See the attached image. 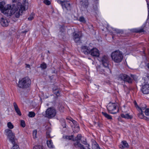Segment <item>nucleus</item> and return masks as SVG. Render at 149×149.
<instances>
[{
	"instance_id": "1",
	"label": "nucleus",
	"mask_w": 149,
	"mask_h": 149,
	"mask_svg": "<svg viewBox=\"0 0 149 149\" xmlns=\"http://www.w3.org/2000/svg\"><path fill=\"white\" fill-rule=\"evenodd\" d=\"M24 4L18 2L11 5L10 4L6 5L4 1L0 2V9L1 12L6 16H10L14 14L16 17H19L20 13H22L24 10L27 9L28 6L27 0H23Z\"/></svg>"
},
{
	"instance_id": "2",
	"label": "nucleus",
	"mask_w": 149,
	"mask_h": 149,
	"mask_svg": "<svg viewBox=\"0 0 149 149\" xmlns=\"http://www.w3.org/2000/svg\"><path fill=\"white\" fill-rule=\"evenodd\" d=\"M7 125L9 129L6 130H5V132L6 135L8 136L9 141L13 144L15 143V134L10 129L13 128L14 126L10 122H8L7 123Z\"/></svg>"
},
{
	"instance_id": "3",
	"label": "nucleus",
	"mask_w": 149,
	"mask_h": 149,
	"mask_svg": "<svg viewBox=\"0 0 149 149\" xmlns=\"http://www.w3.org/2000/svg\"><path fill=\"white\" fill-rule=\"evenodd\" d=\"M111 57L114 62L119 63L122 61L123 56L121 52L119 50H116L112 53Z\"/></svg>"
},
{
	"instance_id": "4",
	"label": "nucleus",
	"mask_w": 149,
	"mask_h": 149,
	"mask_svg": "<svg viewBox=\"0 0 149 149\" xmlns=\"http://www.w3.org/2000/svg\"><path fill=\"white\" fill-rule=\"evenodd\" d=\"M31 83V81L29 77H26L19 80L18 86L20 88H24L29 87Z\"/></svg>"
},
{
	"instance_id": "5",
	"label": "nucleus",
	"mask_w": 149,
	"mask_h": 149,
	"mask_svg": "<svg viewBox=\"0 0 149 149\" xmlns=\"http://www.w3.org/2000/svg\"><path fill=\"white\" fill-rule=\"evenodd\" d=\"M107 108L109 112L111 113H116L119 111L116 103H109L107 105Z\"/></svg>"
},
{
	"instance_id": "6",
	"label": "nucleus",
	"mask_w": 149,
	"mask_h": 149,
	"mask_svg": "<svg viewBox=\"0 0 149 149\" xmlns=\"http://www.w3.org/2000/svg\"><path fill=\"white\" fill-rule=\"evenodd\" d=\"M56 110L53 108L50 107L46 111L45 117L51 118L54 117L56 114Z\"/></svg>"
},
{
	"instance_id": "7",
	"label": "nucleus",
	"mask_w": 149,
	"mask_h": 149,
	"mask_svg": "<svg viewBox=\"0 0 149 149\" xmlns=\"http://www.w3.org/2000/svg\"><path fill=\"white\" fill-rule=\"evenodd\" d=\"M57 2L61 4L64 10H70V6L69 2L65 0H56Z\"/></svg>"
},
{
	"instance_id": "8",
	"label": "nucleus",
	"mask_w": 149,
	"mask_h": 149,
	"mask_svg": "<svg viewBox=\"0 0 149 149\" xmlns=\"http://www.w3.org/2000/svg\"><path fill=\"white\" fill-rule=\"evenodd\" d=\"M142 81L144 82L142 84L141 90L144 94H149V83L145 81L144 79L142 80Z\"/></svg>"
},
{
	"instance_id": "9",
	"label": "nucleus",
	"mask_w": 149,
	"mask_h": 149,
	"mask_svg": "<svg viewBox=\"0 0 149 149\" xmlns=\"http://www.w3.org/2000/svg\"><path fill=\"white\" fill-rule=\"evenodd\" d=\"M138 107V110L139 111V113L138 114V116L139 118L141 119H144L147 120H149V118L145 116L143 114V111L145 110L146 108V106L144 105V107H142L141 106L139 107Z\"/></svg>"
},
{
	"instance_id": "10",
	"label": "nucleus",
	"mask_w": 149,
	"mask_h": 149,
	"mask_svg": "<svg viewBox=\"0 0 149 149\" xmlns=\"http://www.w3.org/2000/svg\"><path fill=\"white\" fill-rule=\"evenodd\" d=\"M118 79L119 81H124L129 83L132 82V79L130 77L125 74H120L118 77Z\"/></svg>"
},
{
	"instance_id": "11",
	"label": "nucleus",
	"mask_w": 149,
	"mask_h": 149,
	"mask_svg": "<svg viewBox=\"0 0 149 149\" xmlns=\"http://www.w3.org/2000/svg\"><path fill=\"white\" fill-rule=\"evenodd\" d=\"M70 120L72 122V126L74 132H77L79 130V127L77 121L70 118Z\"/></svg>"
},
{
	"instance_id": "12",
	"label": "nucleus",
	"mask_w": 149,
	"mask_h": 149,
	"mask_svg": "<svg viewBox=\"0 0 149 149\" xmlns=\"http://www.w3.org/2000/svg\"><path fill=\"white\" fill-rule=\"evenodd\" d=\"M73 39L77 43L79 42L80 41V38L82 36V33L81 32H74L73 33Z\"/></svg>"
},
{
	"instance_id": "13",
	"label": "nucleus",
	"mask_w": 149,
	"mask_h": 149,
	"mask_svg": "<svg viewBox=\"0 0 149 149\" xmlns=\"http://www.w3.org/2000/svg\"><path fill=\"white\" fill-rule=\"evenodd\" d=\"M81 134H79L78 135L77 137L76 140L77 141L74 143V146L76 147L80 148L81 149H85L83 145L81 144L78 141L80 140L81 139Z\"/></svg>"
},
{
	"instance_id": "14",
	"label": "nucleus",
	"mask_w": 149,
	"mask_h": 149,
	"mask_svg": "<svg viewBox=\"0 0 149 149\" xmlns=\"http://www.w3.org/2000/svg\"><path fill=\"white\" fill-rule=\"evenodd\" d=\"M92 56L98 57L100 55V53L98 50L96 48H93L90 50L89 54Z\"/></svg>"
},
{
	"instance_id": "15",
	"label": "nucleus",
	"mask_w": 149,
	"mask_h": 149,
	"mask_svg": "<svg viewBox=\"0 0 149 149\" xmlns=\"http://www.w3.org/2000/svg\"><path fill=\"white\" fill-rule=\"evenodd\" d=\"M108 58L107 56H104L101 59L100 62L102 63L104 66L107 67L108 65Z\"/></svg>"
},
{
	"instance_id": "16",
	"label": "nucleus",
	"mask_w": 149,
	"mask_h": 149,
	"mask_svg": "<svg viewBox=\"0 0 149 149\" xmlns=\"http://www.w3.org/2000/svg\"><path fill=\"white\" fill-rule=\"evenodd\" d=\"M0 23L1 25L3 26H7L8 24V22L4 17L0 18Z\"/></svg>"
},
{
	"instance_id": "17",
	"label": "nucleus",
	"mask_w": 149,
	"mask_h": 149,
	"mask_svg": "<svg viewBox=\"0 0 149 149\" xmlns=\"http://www.w3.org/2000/svg\"><path fill=\"white\" fill-rule=\"evenodd\" d=\"M13 104L15 110L17 114L19 116H21L22 113L17 104L16 102H14Z\"/></svg>"
},
{
	"instance_id": "18",
	"label": "nucleus",
	"mask_w": 149,
	"mask_h": 149,
	"mask_svg": "<svg viewBox=\"0 0 149 149\" xmlns=\"http://www.w3.org/2000/svg\"><path fill=\"white\" fill-rule=\"evenodd\" d=\"M81 50L86 54H89L90 50L88 47L85 46H82L81 48Z\"/></svg>"
},
{
	"instance_id": "19",
	"label": "nucleus",
	"mask_w": 149,
	"mask_h": 149,
	"mask_svg": "<svg viewBox=\"0 0 149 149\" xmlns=\"http://www.w3.org/2000/svg\"><path fill=\"white\" fill-rule=\"evenodd\" d=\"M119 147L120 148L123 149L128 147L129 145L126 141H123L121 143Z\"/></svg>"
},
{
	"instance_id": "20",
	"label": "nucleus",
	"mask_w": 149,
	"mask_h": 149,
	"mask_svg": "<svg viewBox=\"0 0 149 149\" xmlns=\"http://www.w3.org/2000/svg\"><path fill=\"white\" fill-rule=\"evenodd\" d=\"M120 116L122 118L125 119H130L132 118V116L129 113H122Z\"/></svg>"
},
{
	"instance_id": "21",
	"label": "nucleus",
	"mask_w": 149,
	"mask_h": 149,
	"mask_svg": "<svg viewBox=\"0 0 149 149\" xmlns=\"http://www.w3.org/2000/svg\"><path fill=\"white\" fill-rule=\"evenodd\" d=\"M53 92L57 96H59L60 95V90L58 88H53Z\"/></svg>"
},
{
	"instance_id": "22",
	"label": "nucleus",
	"mask_w": 149,
	"mask_h": 149,
	"mask_svg": "<svg viewBox=\"0 0 149 149\" xmlns=\"http://www.w3.org/2000/svg\"><path fill=\"white\" fill-rule=\"evenodd\" d=\"M47 144L49 148H53L54 146L52 141L51 140L47 141Z\"/></svg>"
},
{
	"instance_id": "23",
	"label": "nucleus",
	"mask_w": 149,
	"mask_h": 149,
	"mask_svg": "<svg viewBox=\"0 0 149 149\" xmlns=\"http://www.w3.org/2000/svg\"><path fill=\"white\" fill-rule=\"evenodd\" d=\"M93 10L96 11L98 9V3L96 2L93 5Z\"/></svg>"
},
{
	"instance_id": "24",
	"label": "nucleus",
	"mask_w": 149,
	"mask_h": 149,
	"mask_svg": "<svg viewBox=\"0 0 149 149\" xmlns=\"http://www.w3.org/2000/svg\"><path fill=\"white\" fill-rule=\"evenodd\" d=\"M108 30H109L110 32H112L113 31H115L117 33H119L120 32L119 30L116 29H114L112 27H108Z\"/></svg>"
},
{
	"instance_id": "25",
	"label": "nucleus",
	"mask_w": 149,
	"mask_h": 149,
	"mask_svg": "<svg viewBox=\"0 0 149 149\" xmlns=\"http://www.w3.org/2000/svg\"><path fill=\"white\" fill-rule=\"evenodd\" d=\"M102 114L106 118L109 119H111L112 118L111 116L110 115H109L106 113L104 112H102Z\"/></svg>"
},
{
	"instance_id": "26",
	"label": "nucleus",
	"mask_w": 149,
	"mask_h": 149,
	"mask_svg": "<svg viewBox=\"0 0 149 149\" xmlns=\"http://www.w3.org/2000/svg\"><path fill=\"white\" fill-rule=\"evenodd\" d=\"M88 1H85L83 2L82 4V6L85 8H87L88 5Z\"/></svg>"
},
{
	"instance_id": "27",
	"label": "nucleus",
	"mask_w": 149,
	"mask_h": 149,
	"mask_svg": "<svg viewBox=\"0 0 149 149\" xmlns=\"http://www.w3.org/2000/svg\"><path fill=\"white\" fill-rule=\"evenodd\" d=\"M33 149H43L42 146L40 145H36L33 148Z\"/></svg>"
},
{
	"instance_id": "28",
	"label": "nucleus",
	"mask_w": 149,
	"mask_h": 149,
	"mask_svg": "<svg viewBox=\"0 0 149 149\" xmlns=\"http://www.w3.org/2000/svg\"><path fill=\"white\" fill-rule=\"evenodd\" d=\"M35 115V113L33 112H29L28 116L30 117H33Z\"/></svg>"
},
{
	"instance_id": "29",
	"label": "nucleus",
	"mask_w": 149,
	"mask_h": 149,
	"mask_svg": "<svg viewBox=\"0 0 149 149\" xmlns=\"http://www.w3.org/2000/svg\"><path fill=\"white\" fill-rule=\"evenodd\" d=\"M37 131L36 130H34L33 132V138L36 139L37 138Z\"/></svg>"
},
{
	"instance_id": "30",
	"label": "nucleus",
	"mask_w": 149,
	"mask_h": 149,
	"mask_svg": "<svg viewBox=\"0 0 149 149\" xmlns=\"http://www.w3.org/2000/svg\"><path fill=\"white\" fill-rule=\"evenodd\" d=\"M79 20L80 22H82L83 23H85L86 22L85 19L84 17H80Z\"/></svg>"
},
{
	"instance_id": "31",
	"label": "nucleus",
	"mask_w": 149,
	"mask_h": 149,
	"mask_svg": "<svg viewBox=\"0 0 149 149\" xmlns=\"http://www.w3.org/2000/svg\"><path fill=\"white\" fill-rule=\"evenodd\" d=\"M20 125L22 127H24L25 126V123L24 120H21L20 121Z\"/></svg>"
},
{
	"instance_id": "32",
	"label": "nucleus",
	"mask_w": 149,
	"mask_h": 149,
	"mask_svg": "<svg viewBox=\"0 0 149 149\" xmlns=\"http://www.w3.org/2000/svg\"><path fill=\"white\" fill-rule=\"evenodd\" d=\"M40 67L42 69H45L47 67V65L45 63H43L41 64Z\"/></svg>"
},
{
	"instance_id": "33",
	"label": "nucleus",
	"mask_w": 149,
	"mask_h": 149,
	"mask_svg": "<svg viewBox=\"0 0 149 149\" xmlns=\"http://www.w3.org/2000/svg\"><path fill=\"white\" fill-rule=\"evenodd\" d=\"M144 113L146 116H149V109H147L145 110Z\"/></svg>"
},
{
	"instance_id": "34",
	"label": "nucleus",
	"mask_w": 149,
	"mask_h": 149,
	"mask_svg": "<svg viewBox=\"0 0 149 149\" xmlns=\"http://www.w3.org/2000/svg\"><path fill=\"white\" fill-rule=\"evenodd\" d=\"M44 3L47 5H49L50 4L51 2L49 0H44L43 1Z\"/></svg>"
},
{
	"instance_id": "35",
	"label": "nucleus",
	"mask_w": 149,
	"mask_h": 149,
	"mask_svg": "<svg viewBox=\"0 0 149 149\" xmlns=\"http://www.w3.org/2000/svg\"><path fill=\"white\" fill-rule=\"evenodd\" d=\"M34 16V14H31V15L28 18V19L29 20H32L34 18L33 17Z\"/></svg>"
},
{
	"instance_id": "36",
	"label": "nucleus",
	"mask_w": 149,
	"mask_h": 149,
	"mask_svg": "<svg viewBox=\"0 0 149 149\" xmlns=\"http://www.w3.org/2000/svg\"><path fill=\"white\" fill-rule=\"evenodd\" d=\"M65 138L66 139L72 140L73 139V136H66Z\"/></svg>"
},
{
	"instance_id": "37",
	"label": "nucleus",
	"mask_w": 149,
	"mask_h": 149,
	"mask_svg": "<svg viewBox=\"0 0 149 149\" xmlns=\"http://www.w3.org/2000/svg\"><path fill=\"white\" fill-rule=\"evenodd\" d=\"M12 149H19V148L18 145H15L13 146Z\"/></svg>"
},
{
	"instance_id": "38",
	"label": "nucleus",
	"mask_w": 149,
	"mask_h": 149,
	"mask_svg": "<svg viewBox=\"0 0 149 149\" xmlns=\"http://www.w3.org/2000/svg\"><path fill=\"white\" fill-rule=\"evenodd\" d=\"M134 105H135V107H136V108L137 109V110H138V107H137V106H138V107H139V106H138V105H137V103H136V101H134Z\"/></svg>"
},
{
	"instance_id": "39",
	"label": "nucleus",
	"mask_w": 149,
	"mask_h": 149,
	"mask_svg": "<svg viewBox=\"0 0 149 149\" xmlns=\"http://www.w3.org/2000/svg\"><path fill=\"white\" fill-rule=\"evenodd\" d=\"M147 2V7L148 10V13H149V2L146 1Z\"/></svg>"
},
{
	"instance_id": "40",
	"label": "nucleus",
	"mask_w": 149,
	"mask_h": 149,
	"mask_svg": "<svg viewBox=\"0 0 149 149\" xmlns=\"http://www.w3.org/2000/svg\"><path fill=\"white\" fill-rule=\"evenodd\" d=\"M143 31V29H141L140 30H138L137 31H136L135 32H142Z\"/></svg>"
},
{
	"instance_id": "41",
	"label": "nucleus",
	"mask_w": 149,
	"mask_h": 149,
	"mask_svg": "<svg viewBox=\"0 0 149 149\" xmlns=\"http://www.w3.org/2000/svg\"><path fill=\"white\" fill-rule=\"evenodd\" d=\"M19 0H12V1L13 3L18 2Z\"/></svg>"
},
{
	"instance_id": "42",
	"label": "nucleus",
	"mask_w": 149,
	"mask_h": 149,
	"mask_svg": "<svg viewBox=\"0 0 149 149\" xmlns=\"http://www.w3.org/2000/svg\"><path fill=\"white\" fill-rule=\"evenodd\" d=\"M26 67H27V68H30V65H29V64H26Z\"/></svg>"
},
{
	"instance_id": "43",
	"label": "nucleus",
	"mask_w": 149,
	"mask_h": 149,
	"mask_svg": "<svg viewBox=\"0 0 149 149\" xmlns=\"http://www.w3.org/2000/svg\"><path fill=\"white\" fill-rule=\"evenodd\" d=\"M47 135L48 137H50V136H49V134L48 132H47Z\"/></svg>"
},
{
	"instance_id": "44",
	"label": "nucleus",
	"mask_w": 149,
	"mask_h": 149,
	"mask_svg": "<svg viewBox=\"0 0 149 149\" xmlns=\"http://www.w3.org/2000/svg\"><path fill=\"white\" fill-rule=\"evenodd\" d=\"M147 67L149 69V63H148L147 64Z\"/></svg>"
},
{
	"instance_id": "45",
	"label": "nucleus",
	"mask_w": 149,
	"mask_h": 149,
	"mask_svg": "<svg viewBox=\"0 0 149 149\" xmlns=\"http://www.w3.org/2000/svg\"><path fill=\"white\" fill-rule=\"evenodd\" d=\"M86 144L87 145V147H88V146H89V145L87 143H86Z\"/></svg>"
},
{
	"instance_id": "46",
	"label": "nucleus",
	"mask_w": 149,
	"mask_h": 149,
	"mask_svg": "<svg viewBox=\"0 0 149 149\" xmlns=\"http://www.w3.org/2000/svg\"><path fill=\"white\" fill-rule=\"evenodd\" d=\"M96 149H100V148H97Z\"/></svg>"
},
{
	"instance_id": "47",
	"label": "nucleus",
	"mask_w": 149,
	"mask_h": 149,
	"mask_svg": "<svg viewBox=\"0 0 149 149\" xmlns=\"http://www.w3.org/2000/svg\"><path fill=\"white\" fill-rule=\"evenodd\" d=\"M88 59H90V58H88Z\"/></svg>"
}]
</instances>
